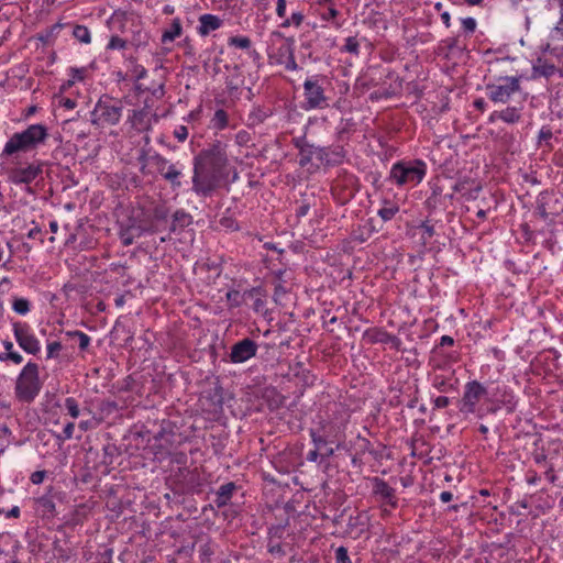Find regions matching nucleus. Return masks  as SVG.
Instances as JSON below:
<instances>
[{"instance_id":"f257e3e1","label":"nucleus","mask_w":563,"mask_h":563,"mask_svg":"<svg viewBox=\"0 0 563 563\" xmlns=\"http://www.w3.org/2000/svg\"><path fill=\"white\" fill-rule=\"evenodd\" d=\"M294 145L299 151V165L307 166L316 157L321 164L339 165L343 162L345 153L342 146H316L305 137L294 139Z\"/></svg>"},{"instance_id":"f03ea898","label":"nucleus","mask_w":563,"mask_h":563,"mask_svg":"<svg viewBox=\"0 0 563 563\" xmlns=\"http://www.w3.org/2000/svg\"><path fill=\"white\" fill-rule=\"evenodd\" d=\"M47 129L43 124H31L21 132L13 133L7 141L1 157H9L16 153L30 152L43 144L47 139Z\"/></svg>"},{"instance_id":"7ed1b4c3","label":"nucleus","mask_w":563,"mask_h":563,"mask_svg":"<svg viewBox=\"0 0 563 563\" xmlns=\"http://www.w3.org/2000/svg\"><path fill=\"white\" fill-rule=\"evenodd\" d=\"M427 174V164L421 159L398 161L390 167L388 180L397 187L419 185Z\"/></svg>"},{"instance_id":"20e7f679","label":"nucleus","mask_w":563,"mask_h":563,"mask_svg":"<svg viewBox=\"0 0 563 563\" xmlns=\"http://www.w3.org/2000/svg\"><path fill=\"white\" fill-rule=\"evenodd\" d=\"M192 164L222 177L228 165L227 145L221 141L213 142L194 157Z\"/></svg>"},{"instance_id":"39448f33","label":"nucleus","mask_w":563,"mask_h":563,"mask_svg":"<svg viewBox=\"0 0 563 563\" xmlns=\"http://www.w3.org/2000/svg\"><path fill=\"white\" fill-rule=\"evenodd\" d=\"M123 102L109 96H102L91 112L93 125H117L122 117Z\"/></svg>"},{"instance_id":"423d86ee","label":"nucleus","mask_w":563,"mask_h":563,"mask_svg":"<svg viewBox=\"0 0 563 563\" xmlns=\"http://www.w3.org/2000/svg\"><path fill=\"white\" fill-rule=\"evenodd\" d=\"M40 390L38 366L33 362H29L16 379L15 394L20 400L31 402L38 395Z\"/></svg>"},{"instance_id":"0eeeda50","label":"nucleus","mask_w":563,"mask_h":563,"mask_svg":"<svg viewBox=\"0 0 563 563\" xmlns=\"http://www.w3.org/2000/svg\"><path fill=\"white\" fill-rule=\"evenodd\" d=\"M324 76L314 75L308 77L303 82L305 110L324 109L328 107V98L324 93Z\"/></svg>"},{"instance_id":"6e6552de","label":"nucleus","mask_w":563,"mask_h":563,"mask_svg":"<svg viewBox=\"0 0 563 563\" xmlns=\"http://www.w3.org/2000/svg\"><path fill=\"white\" fill-rule=\"evenodd\" d=\"M520 90V79L516 76H506L498 82L486 85V95L495 103H507Z\"/></svg>"},{"instance_id":"1a4fd4ad","label":"nucleus","mask_w":563,"mask_h":563,"mask_svg":"<svg viewBox=\"0 0 563 563\" xmlns=\"http://www.w3.org/2000/svg\"><path fill=\"white\" fill-rule=\"evenodd\" d=\"M221 177L196 164H192L191 190L198 197H210L220 184Z\"/></svg>"},{"instance_id":"9d476101","label":"nucleus","mask_w":563,"mask_h":563,"mask_svg":"<svg viewBox=\"0 0 563 563\" xmlns=\"http://www.w3.org/2000/svg\"><path fill=\"white\" fill-rule=\"evenodd\" d=\"M487 396L488 390L482 383L478 380L467 382L460 401V411L466 415L477 413L478 402Z\"/></svg>"},{"instance_id":"9b49d317","label":"nucleus","mask_w":563,"mask_h":563,"mask_svg":"<svg viewBox=\"0 0 563 563\" xmlns=\"http://www.w3.org/2000/svg\"><path fill=\"white\" fill-rule=\"evenodd\" d=\"M157 232V228L153 222H145L136 218H129L126 222L120 224L119 236L123 245H131L135 239L144 234H153Z\"/></svg>"},{"instance_id":"f8f14e48","label":"nucleus","mask_w":563,"mask_h":563,"mask_svg":"<svg viewBox=\"0 0 563 563\" xmlns=\"http://www.w3.org/2000/svg\"><path fill=\"white\" fill-rule=\"evenodd\" d=\"M350 415L343 408L335 411L333 418L323 419L319 423V429L330 438V443L341 442L345 437V429L349 423Z\"/></svg>"},{"instance_id":"ddd939ff","label":"nucleus","mask_w":563,"mask_h":563,"mask_svg":"<svg viewBox=\"0 0 563 563\" xmlns=\"http://www.w3.org/2000/svg\"><path fill=\"white\" fill-rule=\"evenodd\" d=\"M151 163L156 167L162 177L168 181L173 189L181 187L180 178L183 176L181 168L177 164L170 163L163 155L155 153L150 157Z\"/></svg>"},{"instance_id":"4468645a","label":"nucleus","mask_w":563,"mask_h":563,"mask_svg":"<svg viewBox=\"0 0 563 563\" xmlns=\"http://www.w3.org/2000/svg\"><path fill=\"white\" fill-rule=\"evenodd\" d=\"M14 339L20 347L29 353L36 355L41 351V343L35 336L32 328L26 322L16 321L12 324Z\"/></svg>"},{"instance_id":"2eb2a0df","label":"nucleus","mask_w":563,"mask_h":563,"mask_svg":"<svg viewBox=\"0 0 563 563\" xmlns=\"http://www.w3.org/2000/svg\"><path fill=\"white\" fill-rule=\"evenodd\" d=\"M121 30L130 46L141 48L148 44L150 34L140 20L125 19L121 24Z\"/></svg>"},{"instance_id":"dca6fc26","label":"nucleus","mask_w":563,"mask_h":563,"mask_svg":"<svg viewBox=\"0 0 563 563\" xmlns=\"http://www.w3.org/2000/svg\"><path fill=\"white\" fill-rule=\"evenodd\" d=\"M43 172V163L40 161L32 162L26 166H14L8 170V179L10 183L20 185H30Z\"/></svg>"},{"instance_id":"f3484780","label":"nucleus","mask_w":563,"mask_h":563,"mask_svg":"<svg viewBox=\"0 0 563 563\" xmlns=\"http://www.w3.org/2000/svg\"><path fill=\"white\" fill-rule=\"evenodd\" d=\"M159 117L154 112L145 101L141 109H134L128 117V122L137 132H148L152 130L153 124L157 123Z\"/></svg>"},{"instance_id":"a211bd4d","label":"nucleus","mask_w":563,"mask_h":563,"mask_svg":"<svg viewBox=\"0 0 563 563\" xmlns=\"http://www.w3.org/2000/svg\"><path fill=\"white\" fill-rule=\"evenodd\" d=\"M203 410L209 413H220L224 405V390L222 386L216 382L212 386L202 393L200 398Z\"/></svg>"},{"instance_id":"6ab92c4d","label":"nucleus","mask_w":563,"mask_h":563,"mask_svg":"<svg viewBox=\"0 0 563 563\" xmlns=\"http://www.w3.org/2000/svg\"><path fill=\"white\" fill-rule=\"evenodd\" d=\"M492 401L494 406L488 409L489 412H496L500 408H505L508 413L516 410L518 398L514 390L507 385H498L493 394Z\"/></svg>"},{"instance_id":"aec40b11","label":"nucleus","mask_w":563,"mask_h":563,"mask_svg":"<svg viewBox=\"0 0 563 563\" xmlns=\"http://www.w3.org/2000/svg\"><path fill=\"white\" fill-rule=\"evenodd\" d=\"M258 345L252 339L245 338L232 345L229 355L230 362L234 364L244 363L257 353Z\"/></svg>"},{"instance_id":"412c9836","label":"nucleus","mask_w":563,"mask_h":563,"mask_svg":"<svg viewBox=\"0 0 563 563\" xmlns=\"http://www.w3.org/2000/svg\"><path fill=\"white\" fill-rule=\"evenodd\" d=\"M373 494L377 496L382 501L389 505L393 508H396L398 505V500L396 497V490L391 486L388 485L383 478L373 477Z\"/></svg>"},{"instance_id":"4be33fe9","label":"nucleus","mask_w":563,"mask_h":563,"mask_svg":"<svg viewBox=\"0 0 563 563\" xmlns=\"http://www.w3.org/2000/svg\"><path fill=\"white\" fill-rule=\"evenodd\" d=\"M271 42H272V48L275 44H278L277 48V59L278 58H287L294 53V38L291 37H285L283 33L279 31H274L271 34Z\"/></svg>"},{"instance_id":"5701e85b","label":"nucleus","mask_w":563,"mask_h":563,"mask_svg":"<svg viewBox=\"0 0 563 563\" xmlns=\"http://www.w3.org/2000/svg\"><path fill=\"white\" fill-rule=\"evenodd\" d=\"M56 495L49 490L35 499V508L43 518H54L56 516Z\"/></svg>"},{"instance_id":"b1692460","label":"nucleus","mask_w":563,"mask_h":563,"mask_svg":"<svg viewBox=\"0 0 563 563\" xmlns=\"http://www.w3.org/2000/svg\"><path fill=\"white\" fill-rule=\"evenodd\" d=\"M522 109L523 106L517 107H507L501 111H494L489 115V121L495 122L496 120H500L508 124L518 123L522 118Z\"/></svg>"},{"instance_id":"393cba45","label":"nucleus","mask_w":563,"mask_h":563,"mask_svg":"<svg viewBox=\"0 0 563 563\" xmlns=\"http://www.w3.org/2000/svg\"><path fill=\"white\" fill-rule=\"evenodd\" d=\"M222 25V20L213 14H202L199 18L198 33L207 36L210 32L218 30Z\"/></svg>"},{"instance_id":"a878e982","label":"nucleus","mask_w":563,"mask_h":563,"mask_svg":"<svg viewBox=\"0 0 563 563\" xmlns=\"http://www.w3.org/2000/svg\"><path fill=\"white\" fill-rule=\"evenodd\" d=\"M236 485L233 482L225 483L219 487L216 493L214 504L218 508L225 507L231 500L234 492L236 490Z\"/></svg>"},{"instance_id":"bb28decb","label":"nucleus","mask_w":563,"mask_h":563,"mask_svg":"<svg viewBox=\"0 0 563 563\" xmlns=\"http://www.w3.org/2000/svg\"><path fill=\"white\" fill-rule=\"evenodd\" d=\"M192 223V217L190 213L186 212L183 209H178L174 212L170 232H181L185 228L189 227Z\"/></svg>"},{"instance_id":"cd10ccee","label":"nucleus","mask_w":563,"mask_h":563,"mask_svg":"<svg viewBox=\"0 0 563 563\" xmlns=\"http://www.w3.org/2000/svg\"><path fill=\"white\" fill-rule=\"evenodd\" d=\"M181 34V21L179 18H176L172 21L170 25L163 31L161 42L163 44L173 43L176 38L180 37Z\"/></svg>"},{"instance_id":"c85d7f7f","label":"nucleus","mask_w":563,"mask_h":563,"mask_svg":"<svg viewBox=\"0 0 563 563\" xmlns=\"http://www.w3.org/2000/svg\"><path fill=\"white\" fill-rule=\"evenodd\" d=\"M556 70L558 69L554 64L549 63L541 57L537 58L532 66L533 76L550 78L555 74Z\"/></svg>"},{"instance_id":"c756f323","label":"nucleus","mask_w":563,"mask_h":563,"mask_svg":"<svg viewBox=\"0 0 563 563\" xmlns=\"http://www.w3.org/2000/svg\"><path fill=\"white\" fill-rule=\"evenodd\" d=\"M230 120L229 114L223 109H218L210 119L209 128L216 132L223 131L229 128Z\"/></svg>"},{"instance_id":"7c9ffc66","label":"nucleus","mask_w":563,"mask_h":563,"mask_svg":"<svg viewBox=\"0 0 563 563\" xmlns=\"http://www.w3.org/2000/svg\"><path fill=\"white\" fill-rule=\"evenodd\" d=\"M431 384L440 393H449L455 389L452 378L443 374H434L431 378Z\"/></svg>"},{"instance_id":"2f4dec72","label":"nucleus","mask_w":563,"mask_h":563,"mask_svg":"<svg viewBox=\"0 0 563 563\" xmlns=\"http://www.w3.org/2000/svg\"><path fill=\"white\" fill-rule=\"evenodd\" d=\"M71 35L81 44H90L91 43V33L86 25L81 24H70Z\"/></svg>"},{"instance_id":"473e14b6","label":"nucleus","mask_w":563,"mask_h":563,"mask_svg":"<svg viewBox=\"0 0 563 563\" xmlns=\"http://www.w3.org/2000/svg\"><path fill=\"white\" fill-rule=\"evenodd\" d=\"M65 336L69 340H76L80 351H86L91 342V339L88 334L78 330L67 331L65 332Z\"/></svg>"},{"instance_id":"72a5a7b5","label":"nucleus","mask_w":563,"mask_h":563,"mask_svg":"<svg viewBox=\"0 0 563 563\" xmlns=\"http://www.w3.org/2000/svg\"><path fill=\"white\" fill-rule=\"evenodd\" d=\"M385 205L378 209L377 214L384 220L389 221L391 220L397 212L399 211V207L396 203L385 201Z\"/></svg>"},{"instance_id":"f704fd0d","label":"nucleus","mask_w":563,"mask_h":563,"mask_svg":"<svg viewBox=\"0 0 563 563\" xmlns=\"http://www.w3.org/2000/svg\"><path fill=\"white\" fill-rule=\"evenodd\" d=\"M309 433L317 450H320L322 446L327 445V443H330V438L319 428L310 429Z\"/></svg>"},{"instance_id":"c9c22d12","label":"nucleus","mask_w":563,"mask_h":563,"mask_svg":"<svg viewBox=\"0 0 563 563\" xmlns=\"http://www.w3.org/2000/svg\"><path fill=\"white\" fill-rule=\"evenodd\" d=\"M128 46L129 43L125 35L123 37L119 35H112L107 44V49L122 51L125 49Z\"/></svg>"},{"instance_id":"e433bc0d","label":"nucleus","mask_w":563,"mask_h":563,"mask_svg":"<svg viewBox=\"0 0 563 563\" xmlns=\"http://www.w3.org/2000/svg\"><path fill=\"white\" fill-rule=\"evenodd\" d=\"M228 44L236 48L249 49L252 45V42L247 36H231L228 40Z\"/></svg>"},{"instance_id":"4c0bfd02","label":"nucleus","mask_w":563,"mask_h":563,"mask_svg":"<svg viewBox=\"0 0 563 563\" xmlns=\"http://www.w3.org/2000/svg\"><path fill=\"white\" fill-rule=\"evenodd\" d=\"M267 117L268 113L265 110L256 108L249 114V122L252 125H256L263 123Z\"/></svg>"},{"instance_id":"58836bf2","label":"nucleus","mask_w":563,"mask_h":563,"mask_svg":"<svg viewBox=\"0 0 563 563\" xmlns=\"http://www.w3.org/2000/svg\"><path fill=\"white\" fill-rule=\"evenodd\" d=\"M12 309L19 314H26L30 311V301L25 298H15Z\"/></svg>"},{"instance_id":"ea45409f","label":"nucleus","mask_w":563,"mask_h":563,"mask_svg":"<svg viewBox=\"0 0 563 563\" xmlns=\"http://www.w3.org/2000/svg\"><path fill=\"white\" fill-rule=\"evenodd\" d=\"M64 406H65L68 415L71 418L76 419L79 417L80 410H79L78 402L75 398H73V397L66 398Z\"/></svg>"},{"instance_id":"a19ab883","label":"nucleus","mask_w":563,"mask_h":563,"mask_svg":"<svg viewBox=\"0 0 563 563\" xmlns=\"http://www.w3.org/2000/svg\"><path fill=\"white\" fill-rule=\"evenodd\" d=\"M219 224L228 231H238L240 229L236 220L231 216H222L219 220Z\"/></svg>"},{"instance_id":"79ce46f5","label":"nucleus","mask_w":563,"mask_h":563,"mask_svg":"<svg viewBox=\"0 0 563 563\" xmlns=\"http://www.w3.org/2000/svg\"><path fill=\"white\" fill-rule=\"evenodd\" d=\"M175 433L172 430H166L163 428L157 434L155 435L156 441H163L166 444L173 445L175 443L174 441Z\"/></svg>"},{"instance_id":"37998d69","label":"nucleus","mask_w":563,"mask_h":563,"mask_svg":"<svg viewBox=\"0 0 563 563\" xmlns=\"http://www.w3.org/2000/svg\"><path fill=\"white\" fill-rule=\"evenodd\" d=\"M303 21V14L300 11L294 12L290 18L282 23V27H289L290 25L299 26Z\"/></svg>"},{"instance_id":"c03bdc74","label":"nucleus","mask_w":563,"mask_h":563,"mask_svg":"<svg viewBox=\"0 0 563 563\" xmlns=\"http://www.w3.org/2000/svg\"><path fill=\"white\" fill-rule=\"evenodd\" d=\"M343 51L357 55L360 53V44L354 36H350L345 40V44L343 46Z\"/></svg>"},{"instance_id":"a18cd8bd","label":"nucleus","mask_w":563,"mask_h":563,"mask_svg":"<svg viewBox=\"0 0 563 563\" xmlns=\"http://www.w3.org/2000/svg\"><path fill=\"white\" fill-rule=\"evenodd\" d=\"M553 40L563 41V11H560V19L551 31Z\"/></svg>"},{"instance_id":"49530a36","label":"nucleus","mask_w":563,"mask_h":563,"mask_svg":"<svg viewBox=\"0 0 563 563\" xmlns=\"http://www.w3.org/2000/svg\"><path fill=\"white\" fill-rule=\"evenodd\" d=\"M462 29L466 34H473L476 30V20L472 16H467L461 20Z\"/></svg>"},{"instance_id":"de8ad7c7","label":"nucleus","mask_w":563,"mask_h":563,"mask_svg":"<svg viewBox=\"0 0 563 563\" xmlns=\"http://www.w3.org/2000/svg\"><path fill=\"white\" fill-rule=\"evenodd\" d=\"M74 430H75V423L74 422H68L64 427L63 433L56 435L57 441L64 442L66 440L71 439L73 434H74Z\"/></svg>"},{"instance_id":"09e8293b","label":"nucleus","mask_w":563,"mask_h":563,"mask_svg":"<svg viewBox=\"0 0 563 563\" xmlns=\"http://www.w3.org/2000/svg\"><path fill=\"white\" fill-rule=\"evenodd\" d=\"M335 563H352L345 547H339L335 550Z\"/></svg>"},{"instance_id":"8fccbe9b","label":"nucleus","mask_w":563,"mask_h":563,"mask_svg":"<svg viewBox=\"0 0 563 563\" xmlns=\"http://www.w3.org/2000/svg\"><path fill=\"white\" fill-rule=\"evenodd\" d=\"M0 361H11L14 364H21L23 357L19 352L10 351L9 353H1Z\"/></svg>"},{"instance_id":"3c124183","label":"nucleus","mask_w":563,"mask_h":563,"mask_svg":"<svg viewBox=\"0 0 563 563\" xmlns=\"http://www.w3.org/2000/svg\"><path fill=\"white\" fill-rule=\"evenodd\" d=\"M227 300L230 307H239L241 305V295L238 290H229L227 292Z\"/></svg>"},{"instance_id":"603ef678","label":"nucleus","mask_w":563,"mask_h":563,"mask_svg":"<svg viewBox=\"0 0 563 563\" xmlns=\"http://www.w3.org/2000/svg\"><path fill=\"white\" fill-rule=\"evenodd\" d=\"M152 217L156 221H166L168 217V210L163 206H156L153 209Z\"/></svg>"},{"instance_id":"864d4df0","label":"nucleus","mask_w":563,"mask_h":563,"mask_svg":"<svg viewBox=\"0 0 563 563\" xmlns=\"http://www.w3.org/2000/svg\"><path fill=\"white\" fill-rule=\"evenodd\" d=\"M62 350V343L54 341L47 343V358H55L58 355V352Z\"/></svg>"},{"instance_id":"5fc2aeb1","label":"nucleus","mask_w":563,"mask_h":563,"mask_svg":"<svg viewBox=\"0 0 563 563\" xmlns=\"http://www.w3.org/2000/svg\"><path fill=\"white\" fill-rule=\"evenodd\" d=\"M277 63L285 65V68L287 70H296L298 68L294 53L290 56H288L287 58H278Z\"/></svg>"},{"instance_id":"6e6d98bb","label":"nucleus","mask_w":563,"mask_h":563,"mask_svg":"<svg viewBox=\"0 0 563 563\" xmlns=\"http://www.w3.org/2000/svg\"><path fill=\"white\" fill-rule=\"evenodd\" d=\"M174 136L175 139H177L178 142L183 143L187 140L188 137V129L187 126L185 125H178L175 130H174Z\"/></svg>"},{"instance_id":"4d7b16f0","label":"nucleus","mask_w":563,"mask_h":563,"mask_svg":"<svg viewBox=\"0 0 563 563\" xmlns=\"http://www.w3.org/2000/svg\"><path fill=\"white\" fill-rule=\"evenodd\" d=\"M69 71L71 78L67 81V86H71L75 81H80L84 79V69L70 68Z\"/></svg>"},{"instance_id":"13d9d810","label":"nucleus","mask_w":563,"mask_h":563,"mask_svg":"<svg viewBox=\"0 0 563 563\" xmlns=\"http://www.w3.org/2000/svg\"><path fill=\"white\" fill-rule=\"evenodd\" d=\"M552 136H553V134H552L551 129L543 126L539 131V135H538L539 144H541L542 142H545L548 144V142L552 139Z\"/></svg>"},{"instance_id":"bf43d9fd","label":"nucleus","mask_w":563,"mask_h":563,"mask_svg":"<svg viewBox=\"0 0 563 563\" xmlns=\"http://www.w3.org/2000/svg\"><path fill=\"white\" fill-rule=\"evenodd\" d=\"M338 15L339 11L334 7H329L325 12L321 13V19L323 21H332L336 19Z\"/></svg>"},{"instance_id":"052dcab7","label":"nucleus","mask_w":563,"mask_h":563,"mask_svg":"<svg viewBox=\"0 0 563 563\" xmlns=\"http://www.w3.org/2000/svg\"><path fill=\"white\" fill-rule=\"evenodd\" d=\"M435 409H442L450 405V399L445 396H439L433 400Z\"/></svg>"},{"instance_id":"680f3d73","label":"nucleus","mask_w":563,"mask_h":563,"mask_svg":"<svg viewBox=\"0 0 563 563\" xmlns=\"http://www.w3.org/2000/svg\"><path fill=\"white\" fill-rule=\"evenodd\" d=\"M454 344V339L450 335H442L440 338L439 344L435 346L434 351L442 346H452Z\"/></svg>"},{"instance_id":"e2e57ef3","label":"nucleus","mask_w":563,"mask_h":563,"mask_svg":"<svg viewBox=\"0 0 563 563\" xmlns=\"http://www.w3.org/2000/svg\"><path fill=\"white\" fill-rule=\"evenodd\" d=\"M383 335L384 338L380 339L382 342L391 343L395 346L399 345L400 340L396 335L389 334L387 332H385Z\"/></svg>"},{"instance_id":"0e129e2a","label":"nucleus","mask_w":563,"mask_h":563,"mask_svg":"<svg viewBox=\"0 0 563 563\" xmlns=\"http://www.w3.org/2000/svg\"><path fill=\"white\" fill-rule=\"evenodd\" d=\"M46 473L44 471H36L31 475V482L33 484H41L45 478Z\"/></svg>"},{"instance_id":"69168bd1","label":"nucleus","mask_w":563,"mask_h":563,"mask_svg":"<svg viewBox=\"0 0 563 563\" xmlns=\"http://www.w3.org/2000/svg\"><path fill=\"white\" fill-rule=\"evenodd\" d=\"M268 552L272 553V554L279 555V556H284L285 555V551H284L283 547L279 543L271 544L268 547Z\"/></svg>"},{"instance_id":"338daca9","label":"nucleus","mask_w":563,"mask_h":563,"mask_svg":"<svg viewBox=\"0 0 563 563\" xmlns=\"http://www.w3.org/2000/svg\"><path fill=\"white\" fill-rule=\"evenodd\" d=\"M276 13L279 18L286 15V0H277Z\"/></svg>"},{"instance_id":"774afa93","label":"nucleus","mask_w":563,"mask_h":563,"mask_svg":"<svg viewBox=\"0 0 563 563\" xmlns=\"http://www.w3.org/2000/svg\"><path fill=\"white\" fill-rule=\"evenodd\" d=\"M309 209H310V206L308 203H301L296 209L297 217H305V216H307L308 212H309Z\"/></svg>"}]
</instances>
